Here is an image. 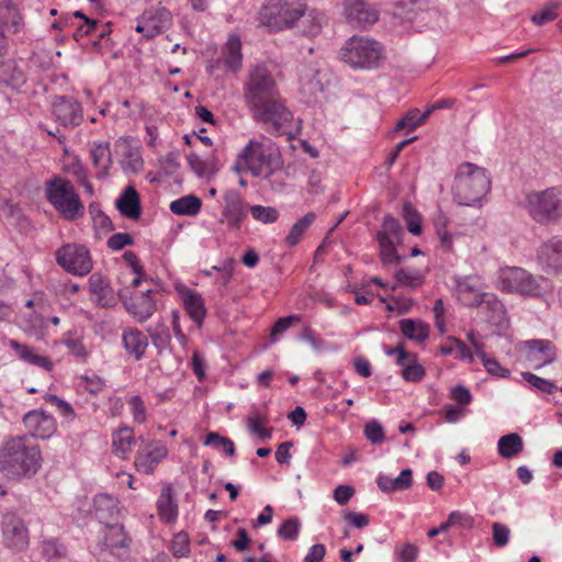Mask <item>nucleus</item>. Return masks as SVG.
I'll list each match as a JSON object with an SVG mask.
<instances>
[{"label": "nucleus", "instance_id": "1a4fd4ad", "mask_svg": "<svg viewBox=\"0 0 562 562\" xmlns=\"http://www.w3.org/2000/svg\"><path fill=\"white\" fill-rule=\"evenodd\" d=\"M526 202L528 213L539 223H552L562 218V199L554 187L530 192Z\"/></svg>", "mask_w": 562, "mask_h": 562}, {"label": "nucleus", "instance_id": "79ce46f5", "mask_svg": "<svg viewBox=\"0 0 562 562\" xmlns=\"http://www.w3.org/2000/svg\"><path fill=\"white\" fill-rule=\"evenodd\" d=\"M429 116L430 111L422 113L418 109H412L397 121L394 131L398 132L405 130L407 133L413 132L424 124Z\"/></svg>", "mask_w": 562, "mask_h": 562}, {"label": "nucleus", "instance_id": "774afa93", "mask_svg": "<svg viewBox=\"0 0 562 562\" xmlns=\"http://www.w3.org/2000/svg\"><path fill=\"white\" fill-rule=\"evenodd\" d=\"M170 550L175 557H187L190 552L188 536L183 532L176 535L171 541Z\"/></svg>", "mask_w": 562, "mask_h": 562}, {"label": "nucleus", "instance_id": "0eeeda50", "mask_svg": "<svg viewBox=\"0 0 562 562\" xmlns=\"http://www.w3.org/2000/svg\"><path fill=\"white\" fill-rule=\"evenodd\" d=\"M7 492H0V521L1 537L3 546L14 552H22L30 544V532L24 520L10 506L5 498Z\"/></svg>", "mask_w": 562, "mask_h": 562}, {"label": "nucleus", "instance_id": "0e129e2a", "mask_svg": "<svg viewBox=\"0 0 562 562\" xmlns=\"http://www.w3.org/2000/svg\"><path fill=\"white\" fill-rule=\"evenodd\" d=\"M134 422L144 424L146 422V408L144 401L139 395H133L127 402Z\"/></svg>", "mask_w": 562, "mask_h": 562}, {"label": "nucleus", "instance_id": "412c9836", "mask_svg": "<svg viewBox=\"0 0 562 562\" xmlns=\"http://www.w3.org/2000/svg\"><path fill=\"white\" fill-rule=\"evenodd\" d=\"M89 291L91 300L100 307L109 308L116 304L115 293L109 279L100 273H92L90 276Z\"/></svg>", "mask_w": 562, "mask_h": 562}, {"label": "nucleus", "instance_id": "72a5a7b5", "mask_svg": "<svg viewBox=\"0 0 562 562\" xmlns=\"http://www.w3.org/2000/svg\"><path fill=\"white\" fill-rule=\"evenodd\" d=\"M222 61L224 66L233 72L241 68L243 54L241 43L238 36L231 35L224 49Z\"/></svg>", "mask_w": 562, "mask_h": 562}, {"label": "nucleus", "instance_id": "6e6552de", "mask_svg": "<svg viewBox=\"0 0 562 562\" xmlns=\"http://www.w3.org/2000/svg\"><path fill=\"white\" fill-rule=\"evenodd\" d=\"M341 59L352 68H378L383 59L382 45L363 36H351L340 49Z\"/></svg>", "mask_w": 562, "mask_h": 562}, {"label": "nucleus", "instance_id": "6ab92c4d", "mask_svg": "<svg viewBox=\"0 0 562 562\" xmlns=\"http://www.w3.org/2000/svg\"><path fill=\"white\" fill-rule=\"evenodd\" d=\"M344 5L346 18L353 26L367 29L379 19L378 11L364 0H346Z\"/></svg>", "mask_w": 562, "mask_h": 562}, {"label": "nucleus", "instance_id": "3c124183", "mask_svg": "<svg viewBox=\"0 0 562 562\" xmlns=\"http://www.w3.org/2000/svg\"><path fill=\"white\" fill-rule=\"evenodd\" d=\"M524 380L536 391L553 394L557 391V385L547 379L540 378L531 372L521 373Z\"/></svg>", "mask_w": 562, "mask_h": 562}, {"label": "nucleus", "instance_id": "7ed1b4c3", "mask_svg": "<svg viewBox=\"0 0 562 562\" xmlns=\"http://www.w3.org/2000/svg\"><path fill=\"white\" fill-rule=\"evenodd\" d=\"M47 202L66 221H77L85 215V205L72 182L59 175H54L44 183Z\"/></svg>", "mask_w": 562, "mask_h": 562}, {"label": "nucleus", "instance_id": "20e7f679", "mask_svg": "<svg viewBox=\"0 0 562 562\" xmlns=\"http://www.w3.org/2000/svg\"><path fill=\"white\" fill-rule=\"evenodd\" d=\"M490 183L491 181L484 169L465 162L458 168L453 180V200L465 206L480 204L490 188Z\"/></svg>", "mask_w": 562, "mask_h": 562}, {"label": "nucleus", "instance_id": "473e14b6", "mask_svg": "<svg viewBox=\"0 0 562 562\" xmlns=\"http://www.w3.org/2000/svg\"><path fill=\"white\" fill-rule=\"evenodd\" d=\"M8 346L11 349H13L15 351V353L19 356V358L21 360H23L24 362L41 367V368L45 369L46 371L53 370L52 360L47 357H42V356L34 353L33 348H31L26 345L20 344L15 339H9Z\"/></svg>", "mask_w": 562, "mask_h": 562}, {"label": "nucleus", "instance_id": "aec40b11", "mask_svg": "<svg viewBox=\"0 0 562 562\" xmlns=\"http://www.w3.org/2000/svg\"><path fill=\"white\" fill-rule=\"evenodd\" d=\"M538 261L546 272H561L562 238L554 236L543 243L538 251Z\"/></svg>", "mask_w": 562, "mask_h": 562}, {"label": "nucleus", "instance_id": "a211bd4d", "mask_svg": "<svg viewBox=\"0 0 562 562\" xmlns=\"http://www.w3.org/2000/svg\"><path fill=\"white\" fill-rule=\"evenodd\" d=\"M454 289L458 301L468 307H476L486 295L480 281L474 277H454Z\"/></svg>", "mask_w": 562, "mask_h": 562}, {"label": "nucleus", "instance_id": "ddd939ff", "mask_svg": "<svg viewBox=\"0 0 562 562\" xmlns=\"http://www.w3.org/2000/svg\"><path fill=\"white\" fill-rule=\"evenodd\" d=\"M431 15L428 9V0H396L393 18L400 21L416 23L414 27L426 25Z\"/></svg>", "mask_w": 562, "mask_h": 562}, {"label": "nucleus", "instance_id": "f257e3e1", "mask_svg": "<svg viewBox=\"0 0 562 562\" xmlns=\"http://www.w3.org/2000/svg\"><path fill=\"white\" fill-rule=\"evenodd\" d=\"M245 100L257 122L269 125L274 135L288 134L293 114L285 106L276 80L266 66L257 65L250 70L245 85Z\"/></svg>", "mask_w": 562, "mask_h": 562}, {"label": "nucleus", "instance_id": "4be33fe9", "mask_svg": "<svg viewBox=\"0 0 562 562\" xmlns=\"http://www.w3.org/2000/svg\"><path fill=\"white\" fill-rule=\"evenodd\" d=\"M102 544L111 554L122 559L130 551L131 538L126 535L122 525L113 524L106 527Z\"/></svg>", "mask_w": 562, "mask_h": 562}, {"label": "nucleus", "instance_id": "864d4df0", "mask_svg": "<svg viewBox=\"0 0 562 562\" xmlns=\"http://www.w3.org/2000/svg\"><path fill=\"white\" fill-rule=\"evenodd\" d=\"M204 446H210L217 450L223 449L227 456L235 453L234 442L227 437L220 436L217 432H209L205 437Z\"/></svg>", "mask_w": 562, "mask_h": 562}, {"label": "nucleus", "instance_id": "8fccbe9b", "mask_svg": "<svg viewBox=\"0 0 562 562\" xmlns=\"http://www.w3.org/2000/svg\"><path fill=\"white\" fill-rule=\"evenodd\" d=\"M249 212L255 221L262 224H271L279 218V211L273 206L251 205Z\"/></svg>", "mask_w": 562, "mask_h": 562}, {"label": "nucleus", "instance_id": "c85d7f7f", "mask_svg": "<svg viewBox=\"0 0 562 562\" xmlns=\"http://www.w3.org/2000/svg\"><path fill=\"white\" fill-rule=\"evenodd\" d=\"M115 206L124 217L138 220L142 212L139 195L136 189L132 186L127 187L116 200Z\"/></svg>", "mask_w": 562, "mask_h": 562}, {"label": "nucleus", "instance_id": "2f4dec72", "mask_svg": "<svg viewBox=\"0 0 562 562\" xmlns=\"http://www.w3.org/2000/svg\"><path fill=\"white\" fill-rule=\"evenodd\" d=\"M494 335L504 340L505 346L512 344L510 322L504 304L494 297Z\"/></svg>", "mask_w": 562, "mask_h": 562}, {"label": "nucleus", "instance_id": "f8f14e48", "mask_svg": "<svg viewBox=\"0 0 562 562\" xmlns=\"http://www.w3.org/2000/svg\"><path fill=\"white\" fill-rule=\"evenodd\" d=\"M525 361L533 370L551 364L557 359V348L548 339H530L519 342Z\"/></svg>", "mask_w": 562, "mask_h": 562}, {"label": "nucleus", "instance_id": "09e8293b", "mask_svg": "<svg viewBox=\"0 0 562 562\" xmlns=\"http://www.w3.org/2000/svg\"><path fill=\"white\" fill-rule=\"evenodd\" d=\"M266 423L267 417L260 413H255L247 418L248 430L261 440L271 438V430L262 427Z\"/></svg>", "mask_w": 562, "mask_h": 562}, {"label": "nucleus", "instance_id": "ea45409f", "mask_svg": "<svg viewBox=\"0 0 562 562\" xmlns=\"http://www.w3.org/2000/svg\"><path fill=\"white\" fill-rule=\"evenodd\" d=\"M522 449V438L516 432L507 434L498 439L497 450L498 453L505 459H512L518 456Z\"/></svg>", "mask_w": 562, "mask_h": 562}, {"label": "nucleus", "instance_id": "13d9d810", "mask_svg": "<svg viewBox=\"0 0 562 562\" xmlns=\"http://www.w3.org/2000/svg\"><path fill=\"white\" fill-rule=\"evenodd\" d=\"M403 212H404V217L407 223V229L414 235H419L422 233L420 215L408 203L404 204Z\"/></svg>", "mask_w": 562, "mask_h": 562}, {"label": "nucleus", "instance_id": "393cba45", "mask_svg": "<svg viewBox=\"0 0 562 562\" xmlns=\"http://www.w3.org/2000/svg\"><path fill=\"white\" fill-rule=\"evenodd\" d=\"M140 21L149 23L147 38H153L169 29L172 22V15L168 9L158 7L144 11Z\"/></svg>", "mask_w": 562, "mask_h": 562}, {"label": "nucleus", "instance_id": "f03ea898", "mask_svg": "<svg viewBox=\"0 0 562 562\" xmlns=\"http://www.w3.org/2000/svg\"><path fill=\"white\" fill-rule=\"evenodd\" d=\"M42 456L26 436L4 439L0 446V472L10 480L29 479L41 468Z\"/></svg>", "mask_w": 562, "mask_h": 562}, {"label": "nucleus", "instance_id": "e2e57ef3", "mask_svg": "<svg viewBox=\"0 0 562 562\" xmlns=\"http://www.w3.org/2000/svg\"><path fill=\"white\" fill-rule=\"evenodd\" d=\"M559 8V3L552 2L541 11L535 13L531 18V21L536 25H543L550 21H553L558 18L557 9Z\"/></svg>", "mask_w": 562, "mask_h": 562}, {"label": "nucleus", "instance_id": "2eb2a0df", "mask_svg": "<svg viewBox=\"0 0 562 562\" xmlns=\"http://www.w3.org/2000/svg\"><path fill=\"white\" fill-rule=\"evenodd\" d=\"M223 199V218L231 229L239 231L250 206L243 200L241 194L236 189L227 190Z\"/></svg>", "mask_w": 562, "mask_h": 562}, {"label": "nucleus", "instance_id": "6e6d98bb", "mask_svg": "<svg viewBox=\"0 0 562 562\" xmlns=\"http://www.w3.org/2000/svg\"><path fill=\"white\" fill-rule=\"evenodd\" d=\"M150 338L159 355L170 347L171 335L168 327L161 326L150 331Z\"/></svg>", "mask_w": 562, "mask_h": 562}, {"label": "nucleus", "instance_id": "c03bdc74", "mask_svg": "<svg viewBox=\"0 0 562 562\" xmlns=\"http://www.w3.org/2000/svg\"><path fill=\"white\" fill-rule=\"evenodd\" d=\"M42 554L48 562H59L67 557V548L55 538L42 541Z\"/></svg>", "mask_w": 562, "mask_h": 562}, {"label": "nucleus", "instance_id": "9d476101", "mask_svg": "<svg viewBox=\"0 0 562 562\" xmlns=\"http://www.w3.org/2000/svg\"><path fill=\"white\" fill-rule=\"evenodd\" d=\"M497 286L508 293L522 295H537L540 293L538 281L526 270L519 267H506L498 271Z\"/></svg>", "mask_w": 562, "mask_h": 562}, {"label": "nucleus", "instance_id": "37998d69", "mask_svg": "<svg viewBox=\"0 0 562 562\" xmlns=\"http://www.w3.org/2000/svg\"><path fill=\"white\" fill-rule=\"evenodd\" d=\"M316 215L314 213H307L303 217H301L299 221H296L290 228V232L288 236L285 237V243L288 246L293 247L297 245L302 238V236L305 234L307 228L313 224L315 221Z\"/></svg>", "mask_w": 562, "mask_h": 562}, {"label": "nucleus", "instance_id": "052dcab7", "mask_svg": "<svg viewBox=\"0 0 562 562\" xmlns=\"http://www.w3.org/2000/svg\"><path fill=\"white\" fill-rule=\"evenodd\" d=\"M64 344L69 350V352L78 359H86L88 356L87 349L83 346L82 341L68 333L64 337Z\"/></svg>", "mask_w": 562, "mask_h": 562}, {"label": "nucleus", "instance_id": "a878e982", "mask_svg": "<svg viewBox=\"0 0 562 562\" xmlns=\"http://www.w3.org/2000/svg\"><path fill=\"white\" fill-rule=\"evenodd\" d=\"M122 345L126 353L138 361L145 355L148 347V338L139 329L128 327L122 333Z\"/></svg>", "mask_w": 562, "mask_h": 562}, {"label": "nucleus", "instance_id": "603ef678", "mask_svg": "<svg viewBox=\"0 0 562 562\" xmlns=\"http://www.w3.org/2000/svg\"><path fill=\"white\" fill-rule=\"evenodd\" d=\"M236 262L234 259L228 258L223 260L220 265L213 266L212 270L218 272V278H216L215 283L220 286L225 288L232 280L234 276Z\"/></svg>", "mask_w": 562, "mask_h": 562}, {"label": "nucleus", "instance_id": "9b49d317", "mask_svg": "<svg viewBox=\"0 0 562 562\" xmlns=\"http://www.w3.org/2000/svg\"><path fill=\"white\" fill-rule=\"evenodd\" d=\"M57 263L67 272L75 276H86L92 269L89 249L79 244H66L56 250Z\"/></svg>", "mask_w": 562, "mask_h": 562}, {"label": "nucleus", "instance_id": "4d7b16f0", "mask_svg": "<svg viewBox=\"0 0 562 562\" xmlns=\"http://www.w3.org/2000/svg\"><path fill=\"white\" fill-rule=\"evenodd\" d=\"M380 246V256L384 265L398 263L401 257L396 252L395 243L385 239H378Z\"/></svg>", "mask_w": 562, "mask_h": 562}, {"label": "nucleus", "instance_id": "e433bc0d", "mask_svg": "<svg viewBox=\"0 0 562 562\" xmlns=\"http://www.w3.org/2000/svg\"><path fill=\"white\" fill-rule=\"evenodd\" d=\"M157 510L161 520L171 522L177 518L178 505L176 504L172 495V488L167 485L164 486L157 501Z\"/></svg>", "mask_w": 562, "mask_h": 562}, {"label": "nucleus", "instance_id": "bb28decb", "mask_svg": "<svg viewBox=\"0 0 562 562\" xmlns=\"http://www.w3.org/2000/svg\"><path fill=\"white\" fill-rule=\"evenodd\" d=\"M94 515L100 522L111 526L119 517V501L109 494H98L93 498Z\"/></svg>", "mask_w": 562, "mask_h": 562}, {"label": "nucleus", "instance_id": "69168bd1", "mask_svg": "<svg viewBox=\"0 0 562 562\" xmlns=\"http://www.w3.org/2000/svg\"><path fill=\"white\" fill-rule=\"evenodd\" d=\"M301 321L300 315H289L285 317H280L273 325L271 329V339L276 341L278 337L284 333L291 325L294 323H299Z\"/></svg>", "mask_w": 562, "mask_h": 562}, {"label": "nucleus", "instance_id": "f704fd0d", "mask_svg": "<svg viewBox=\"0 0 562 562\" xmlns=\"http://www.w3.org/2000/svg\"><path fill=\"white\" fill-rule=\"evenodd\" d=\"M325 15L316 10L305 11L295 27L297 31L306 36H316L321 33Z\"/></svg>", "mask_w": 562, "mask_h": 562}, {"label": "nucleus", "instance_id": "f3484780", "mask_svg": "<svg viewBox=\"0 0 562 562\" xmlns=\"http://www.w3.org/2000/svg\"><path fill=\"white\" fill-rule=\"evenodd\" d=\"M23 423L32 437L40 439L50 438L57 430L55 418L42 409L26 413Z\"/></svg>", "mask_w": 562, "mask_h": 562}, {"label": "nucleus", "instance_id": "7c9ffc66", "mask_svg": "<svg viewBox=\"0 0 562 562\" xmlns=\"http://www.w3.org/2000/svg\"><path fill=\"white\" fill-rule=\"evenodd\" d=\"M413 484V472L411 469H404L396 477H391L380 473L376 477V485L383 493H392L396 491H406Z\"/></svg>", "mask_w": 562, "mask_h": 562}, {"label": "nucleus", "instance_id": "5fc2aeb1", "mask_svg": "<svg viewBox=\"0 0 562 562\" xmlns=\"http://www.w3.org/2000/svg\"><path fill=\"white\" fill-rule=\"evenodd\" d=\"M301 528V521L297 517L285 519L278 528V536L283 540L293 541L297 538Z\"/></svg>", "mask_w": 562, "mask_h": 562}, {"label": "nucleus", "instance_id": "a18cd8bd", "mask_svg": "<svg viewBox=\"0 0 562 562\" xmlns=\"http://www.w3.org/2000/svg\"><path fill=\"white\" fill-rule=\"evenodd\" d=\"M403 235L401 223L393 216L386 215L382 223V229L378 233V239L400 241Z\"/></svg>", "mask_w": 562, "mask_h": 562}, {"label": "nucleus", "instance_id": "bf43d9fd", "mask_svg": "<svg viewBox=\"0 0 562 562\" xmlns=\"http://www.w3.org/2000/svg\"><path fill=\"white\" fill-rule=\"evenodd\" d=\"M414 361L412 363L402 366V376L405 381L418 382L425 376V369L422 364L416 362L415 356L413 355Z\"/></svg>", "mask_w": 562, "mask_h": 562}, {"label": "nucleus", "instance_id": "de8ad7c7", "mask_svg": "<svg viewBox=\"0 0 562 562\" xmlns=\"http://www.w3.org/2000/svg\"><path fill=\"white\" fill-rule=\"evenodd\" d=\"M394 277L398 284L408 286L411 289H416L424 282L423 276L417 270L409 268L398 269Z\"/></svg>", "mask_w": 562, "mask_h": 562}, {"label": "nucleus", "instance_id": "680f3d73", "mask_svg": "<svg viewBox=\"0 0 562 562\" xmlns=\"http://www.w3.org/2000/svg\"><path fill=\"white\" fill-rule=\"evenodd\" d=\"M364 436L373 445L382 443L385 439L383 427L376 420H371L366 424Z\"/></svg>", "mask_w": 562, "mask_h": 562}, {"label": "nucleus", "instance_id": "39448f33", "mask_svg": "<svg viewBox=\"0 0 562 562\" xmlns=\"http://www.w3.org/2000/svg\"><path fill=\"white\" fill-rule=\"evenodd\" d=\"M240 158L244 160V168L254 177L269 178L281 164L278 147L265 137L261 140H249L240 151Z\"/></svg>", "mask_w": 562, "mask_h": 562}, {"label": "nucleus", "instance_id": "4c0bfd02", "mask_svg": "<svg viewBox=\"0 0 562 562\" xmlns=\"http://www.w3.org/2000/svg\"><path fill=\"white\" fill-rule=\"evenodd\" d=\"M0 81L12 89H19L25 82V75L15 61L7 60L0 64Z\"/></svg>", "mask_w": 562, "mask_h": 562}, {"label": "nucleus", "instance_id": "58836bf2", "mask_svg": "<svg viewBox=\"0 0 562 562\" xmlns=\"http://www.w3.org/2000/svg\"><path fill=\"white\" fill-rule=\"evenodd\" d=\"M136 443L133 430L128 427L120 428L113 434L112 445L114 453L122 459H126Z\"/></svg>", "mask_w": 562, "mask_h": 562}, {"label": "nucleus", "instance_id": "49530a36", "mask_svg": "<svg viewBox=\"0 0 562 562\" xmlns=\"http://www.w3.org/2000/svg\"><path fill=\"white\" fill-rule=\"evenodd\" d=\"M120 164L126 173H138L144 166L139 150L133 147H126Z\"/></svg>", "mask_w": 562, "mask_h": 562}, {"label": "nucleus", "instance_id": "a19ab883", "mask_svg": "<svg viewBox=\"0 0 562 562\" xmlns=\"http://www.w3.org/2000/svg\"><path fill=\"white\" fill-rule=\"evenodd\" d=\"M201 200L193 195L188 194L181 196L170 203V211L177 215L194 216L201 211Z\"/></svg>", "mask_w": 562, "mask_h": 562}, {"label": "nucleus", "instance_id": "c9c22d12", "mask_svg": "<svg viewBox=\"0 0 562 562\" xmlns=\"http://www.w3.org/2000/svg\"><path fill=\"white\" fill-rule=\"evenodd\" d=\"M398 327L403 336L409 340L423 342L429 336V326L420 319H401Z\"/></svg>", "mask_w": 562, "mask_h": 562}, {"label": "nucleus", "instance_id": "c756f323", "mask_svg": "<svg viewBox=\"0 0 562 562\" xmlns=\"http://www.w3.org/2000/svg\"><path fill=\"white\" fill-rule=\"evenodd\" d=\"M94 168L98 170L97 177L103 179L108 177L112 167V154L108 142L93 143L90 150Z\"/></svg>", "mask_w": 562, "mask_h": 562}, {"label": "nucleus", "instance_id": "423d86ee", "mask_svg": "<svg viewBox=\"0 0 562 562\" xmlns=\"http://www.w3.org/2000/svg\"><path fill=\"white\" fill-rule=\"evenodd\" d=\"M306 9L305 0H268L259 13L260 24L271 31L293 29Z\"/></svg>", "mask_w": 562, "mask_h": 562}, {"label": "nucleus", "instance_id": "4468645a", "mask_svg": "<svg viewBox=\"0 0 562 562\" xmlns=\"http://www.w3.org/2000/svg\"><path fill=\"white\" fill-rule=\"evenodd\" d=\"M53 116L61 126L74 128L83 120L82 106L71 97H57L53 103Z\"/></svg>", "mask_w": 562, "mask_h": 562}, {"label": "nucleus", "instance_id": "5701e85b", "mask_svg": "<svg viewBox=\"0 0 562 562\" xmlns=\"http://www.w3.org/2000/svg\"><path fill=\"white\" fill-rule=\"evenodd\" d=\"M178 292L188 315L198 325V327H201L206 316L204 299L199 292L186 286L178 288Z\"/></svg>", "mask_w": 562, "mask_h": 562}, {"label": "nucleus", "instance_id": "cd10ccee", "mask_svg": "<svg viewBox=\"0 0 562 562\" xmlns=\"http://www.w3.org/2000/svg\"><path fill=\"white\" fill-rule=\"evenodd\" d=\"M151 290L142 292L137 301L123 302L127 312L139 323L146 322L156 312V302L150 296Z\"/></svg>", "mask_w": 562, "mask_h": 562}, {"label": "nucleus", "instance_id": "b1692460", "mask_svg": "<svg viewBox=\"0 0 562 562\" xmlns=\"http://www.w3.org/2000/svg\"><path fill=\"white\" fill-rule=\"evenodd\" d=\"M300 91L308 101L316 99L324 91L323 80L318 68L305 65L300 69Z\"/></svg>", "mask_w": 562, "mask_h": 562}, {"label": "nucleus", "instance_id": "338daca9", "mask_svg": "<svg viewBox=\"0 0 562 562\" xmlns=\"http://www.w3.org/2000/svg\"><path fill=\"white\" fill-rule=\"evenodd\" d=\"M79 386L90 394H98L103 390L104 381L95 374L82 375L80 376Z\"/></svg>", "mask_w": 562, "mask_h": 562}, {"label": "nucleus", "instance_id": "dca6fc26", "mask_svg": "<svg viewBox=\"0 0 562 562\" xmlns=\"http://www.w3.org/2000/svg\"><path fill=\"white\" fill-rule=\"evenodd\" d=\"M139 440L142 445L135 454V469L143 474H153L156 467L167 458L168 450L160 443L149 449L151 442L145 440L143 437H139Z\"/></svg>", "mask_w": 562, "mask_h": 562}]
</instances>
